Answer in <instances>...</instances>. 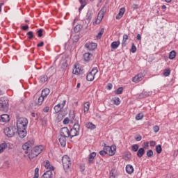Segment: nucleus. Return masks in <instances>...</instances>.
Returning <instances> with one entry per match:
<instances>
[{
	"mask_svg": "<svg viewBox=\"0 0 178 178\" xmlns=\"http://www.w3.org/2000/svg\"><path fill=\"white\" fill-rule=\"evenodd\" d=\"M26 144H28V145L31 148V147L34 145V140L31 139L29 140L28 142H26Z\"/></svg>",
	"mask_w": 178,
	"mask_h": 178,
	"instance_id": "obj_52",
	"label": "nucleus"
},
{
	"mask_svg": "<svg viewBox=\"0 0 178 178\" xmlns=\"http://www.w3.org/2000/svg\"><path fill=\"white\" fill-rule=\"evenodd\" d=\"M138 148H139L138 145L136 144V145H132L131 150L134 152H137L138 151Z\"/></svg>",
	"mask_w": 178,
	"mask_h": 178,
	"instance_id": "obj_49",
	"label": "nucleus"
},
{
	"mask_svg": "<svg viewBox=\"0 0 178 178\" xmlns=\"http://www.w3.org/2000/svg\"><path fill=\"white\" fill-rule=\"evenodd\" d=\"M38 172H40V169L38 168H36L35 169V174H34V177L33 178L40 177V174L38 173Z\"/></svg>",
	"mask_w": 178,
	"mask_h": 178,
	"instance_id": "obj_48",
	"label": "nucleus"
},
{
	"mask_svg": "<svg viewBox=\"0 0 178 178\" xmlns=\"http://www.w3.org/2000/svg\"><path fill=\"white\" fill-rule=\"evenodd\" d=\"M8 148V145L6 143H3L0 145V154H2Z\"/></svg>",
	"mask_w": 178,
	"mask_h": 178,
	"instance_id": "obj_30",
	"label": "nucleus"
},
{
	"mask_svg": "<svg viewBox=\"0 0 178 178\" xmlns=\"http://www.w3.org/2000/svg\"><path fill=\"white\" fill-rule=\"evenodd\" d=\"M144 154H145V150L144 149V147H140L138 149L136 155L138 158H142V156H144Z\"/></svg>",
	"mask_w": 178,
	"mask_h": 178,
	"instance_id": "obj_20",
	"label": "nucleus"
},
{
	"mask_svg": "<svg viewBox=\"0 0 178 178\" xmlns=\"http://www.w3.org/2000/svg\"><path fill=\"white\" fill-rule=\"evenodd\" d=\"M130 51L131 52H132V54H136V52H137V47H136L134 43H132Z\"/></svg>",
	"mask_w": 178,
	"mask_h": 178,
	"instance_id": "obj_47",
	"label": "nucleus"
},
{
	"mask_svg": "<svg viewBox=\"0 0 178 178\" xmlns=\"http://www.w3.org/2000/svg\"><path fill=\"white\" fill-rule=\"evenodd\" d=\"M148 147H149V143L148 142H145L144 143V146H143V148H148Z\"/></svg>",
	"mask_w": 178,
	"mask_h": 178,
	"instance_id": "obj_62",
	"label": "nucleus"
},
{
	"mask_svg": "<svg viewBox=\"0 0 178 178\" xmlns=\"http://www.w3.org/2000/svg\"><path fill=\"white\" fill-rule=\"evenodd\" d=\"M44 151V146L43 145H38L34 147L31 153L29 154V159H34V158H37L41 152Z\"/></svg>",
	"mask_w": 178,
	"mask_h": 178,
	"instance_id": "obj_1",
	"label": "nucleus"
},
{
	"mask_svg": "<svg viewBox=\"0 0 178 178\" xmlns=\"http://www.w3.org/2000/svg\"><path fill=\"white\" fill-rule=\"evenodd\" d=\"M42 29H39L38 30L37 33H38V36L40 38L41 37H42Z\"/></svg>",
	"mask_w": 178,
	"mask_h": 178,
	"instance_id": "obj_54",
	"label": "nucleus"
},
{
	"mask_svg": "<svg viewBox=\"0 0 178 178\" xmlns=\"http://www.w3.org/2000/svg\"><path fill=\"white\" fill-rule=\"evenodd\" d=\"M10 120V118L8 114H2L1 115V121L3 122V123H6V122H9Z\"/></svg>",
	"mask_w": 178,
	"mask_h": 178,
	"instance_id": "obj_19",
	"label": "nucleus"
},
{
	"mask_svg": "<svg viewBox=\"0 0 178 178\" xmlns=\"http://www.w3.org/2000/svg\"><path fill=\"white\" fill-rule=\"evenodd\" d=\"M26 35H28L29 40H33V38H34V33L33 31L27 32Z\"/></svg>",
	"mask_w": 178,
	"mask_h": 178,
	"instance_id": "obj_46",
	"label": "nucleus"
},
{
	"mask_svg": "<svg viewBox=\"0 0 178 178\" xmlns=\"http://www.w3.org/2000/svg\"><path fill=\"white\" fill-rule=\"evenodd\" d=\"M98 73V68H93L91 72L87 74L86 80L87 81H93L94 79H95V75Z\"/></svg>",
	"mask_w": 178,
	"mask_h": 178,
	"instance_id": "obj_7",
	"label": "nucleus"
},
{
	"mask_svg": "<svg viewBox=\"0 0 178 178\" xmlns=\"http://www.w3.org/2000/svg\"><path fill=\"white\" fill-rule=\"evenodd\" d=\"M126 12V8L124 7H122L120 9V11L118 14L116 15L115 19L117 20H120L122 17H123V15H124V13Z\"/></svg>",
	"mask_w": 178,
	"mask_h": 178,
	"instance_id": "obj_14",
	"label": "nucleus"
},
{
	"mask_svg": "<svg viewBox=\"0 0 178 178\" xmlns=\"http://www.w3.org/2000/svg\"><path fill=\"white\" fill-rule=\"evenodd\" d=\"M114 105H120V99L119 97L113 98Z\"/></svg>",
	"mask_w": 178,
	"mask_h": 178,
	"instance_id": "obj_39",
	"label": "nucleus"
},
{
	"mask_svg": "<svg viewBox=\"0 0 178 178\" xmlns=\"http://www.w3.org/2000/svg\"><path fill=\"white\" fill-rule=\"evenodd\" d=\"M60 136H63L69 138V137H70V131L69 129H67V127H63L60 129Z\"/></svg>",
	"mask_w": 178,
	"mask_h": 178,
	"instance_id": "obj_12",
	"label": "nucleus"
},
{
	"mask_svg": "<svg viewBox=\"0 0 178 178\" xmlns=\"http://www.w3.org/2000/svg\"><path fill=\"white\" fill-rule=\"evenodd\" d=\"M151 95V92L143 91L142 93L140 94V98H147V97H149Z\"/></svg>",
	"mask_w": 178,
	"mask_h": 178,
	"instance_id": "obj_31",
	"label": "nucleus"
},
{
	"mask_svg": "<svg viewBox=\"0 0 178 178\" xmlns=\"http://www.w3.org/2000/svg\"><path fill=\"white\" fill-rule=\"evenodd\" d=\"M43 112H45L46 113L49 112V106H46L43 108Z\"/></svg>",
	"mask_w": 178,
	"mask_h": 178,
	"instance_id": "obj_60",
	"label": "nucleus"
},
{
	"mask_svg": "<svg viewBox=\"0 0 178 178\" xmlns=\"http://www.w3.org/2000/svg\"><path fill=\"white\" fill-rule=\"evenodd\" d=\"M156 152H157L158 154H161L162 152V145H157L156 146Z\"/></svg>",
	"mask_w": 178,
	"mask_h": 178,
	"instance_id": "obj_43",
	"label": "nucleus"
},
{
	"mask_svg": "<svg viewBox=\"0 0 178 178\" xmlns=\"http://www.w3.org/2000/svg\"><path fill=\"white\" fill-rule=\"evenodd\" d=\"M112 87H113V86L112 85V83H108L107 85V90H112Z\"/></svg>",
	"mask_w": 178,
	"mask_h": 178,
	"instance_id": "obj_64",
	"label": "nucleus"
},
{
	"mask_svg": "<svg viewBox=\"0 0 178 178\" xmlns=\"http://www.w3.org/2000/svg\"><path fill=\"white\" fill-rule=\"evenodd\" d=\"M126 172L128 173V175H131L133 172H134V168H133V165L128 164L126 165Z\"/></svg>",
	"mask_w": 178,
	"mask_h": 178,
	"instance_id": "obj_22",
	"label": "nucleus"
},
{
	"mask_svg": "<svg viewBox=\"0 0 178 178\" xmlns=\"http://www.w3.org/2000/svg\"><path fill=\"white\" fill-rule=\"evenodd\" d=\"M123 92V88L120 87L117 90H115V94H117L118 95H120V94H122Z\"/></svg>",
	"mask_w": 178,
	"mask_h": 178,
	"instance_id": "obj_41",
	"label": "nucleus"
},
{
	"mask_svg": "<svg viewBox=\"0 0 178 178\" xmlns=\"http://www.w3.org/2000/svg\"><path fill=\"white\" fill-rule=\"evenodd\" d=\"M4 134L9 138L13 137L16 133V127H6L3 130Z\"/></svg>",
	"mask_w": 178,
	"mask_h": 178,
	"instance_id": "obj_6",
	"label": "nucleus"
},
{
	"mask_svg": "<svg viewBox=\"0 0 178 178\" xmlns=\"http://www.w3.org/2000/svg\"><path fill=\"white\" fill-rule=\"evenodd\" d=\"M153 130H154V133H158V131H159V127H158V126L154 127Z\"/></svg>",
	"mask_w": 178,
	"mask_h": 178,
	"instance_id": "obj_57",
	"label": "nucleus"
},
{
	"mask_svg": "<svg viewBox=\"0 0 178 178\" xmlns=\"http://www.w3.org/2000/svg\"><path fill=\"white\" fill-rule=\"evenodd\" d=\"M9 108V100L8 97H0V111L3 112H8Z\"/></svg>",
	"mask_w": 178,
	"mask_h": 178,
	"instance_id": "obj_2",
	"label": "nucleus"
},
{
	"mask_svg": "<svg viewBox=\"0 0 178 178\" xmlns=\"http://www.w3.org/2000/svg\"><path fill=\"white\" fill-rule=\"evenodd\" d=\"M127 40H129V35H127V34H124L122 42V47H126V41H127Z\"/></svg>",
	"mask_w": 178,
	"mask_h": 178,
	"instance_id": "obj_36",
	"label": "nucleus"
},
{
	"mask_svg": "<svg viewBox=\"0 0 178 178\" xmlns=\"http://www.w3.org/2000/svg\"><path fill=\"white\" fill-rule=\"evenodd\" d=\"M131 8L134 10H136V9H138V4H133Z\"/></svg>",
	"mask_w": 178,
	"mask_h": 178,
	"instance_id": "obj_61",
	"label": "nucleus"
},
{
	"mask_svg": "<svg viewBox=\"0 0 178 178\" xmlns=\"http://www.w3.org/2000/svg\"><path fill=\"white\" fill-rule=\"evenodd\" d=\"M65 105H66V100H64L62 102V103H59L57 105H56L54 108L55 113H59L63 108H65Z\"/></svg>",
	"mask_w": 178,
	"mask_h": 178,
	"instance_id": "obj_9",
	"label": "nucleus"
},
{
	"mask_svg": "<svg viewBox=\"0 0 178 178\" xmlns=\"http://www.w3.org/2000/svg\"><path fill=\"white\" fill-rule=\"evenodd\" d=\"M149 143H150V147H155V145H156V142L154 140H151Z\"/></svg>",
	"mask_w": 178,
	"mask_h": 178,
	"instance_id": "obj_59",
	"label": "nucleus"
},
{
	"mask_svg": "<svg viewBox=\"0 0 178 178\" xmlns=\"http://www.w3.org/2000/svg\"><path fill=\"white\" fill-rule=\"evenodd\" d=\"M30 147L29 146V143H25V144H24L22 145V149L24 150V151H29V149H30Z\"/></svg>",
	"mask_w": 178,
	"mask_h": 178,
	"instance_id": "obj_50",
	"label": "nucleus"
},
{
	"mask_svg": "<svg viewBox=\"0 0 178 178\" xmlns=\"http://www.w3.org/2000/svg\"><path fill=\"white\" fill-rule=\"evenodd\" d=\"M92 58V54L90 53H85L83 54V58L86 62H89V60Z\"/></svg>",
	"mask_w": 178,
	"mask_h": 178,
	"instance_id": "obj_26",
	"label": "nucleus"
},
{
	"mask_svg": "<svg viewBox=\"0 0 178 178\" xmlns=\"http://www.w3.org/2000/svg\"><path fill=\"white\" fill-rule=\"evenodd\" d=\"M116 175H115V169H112L110 172V178H115Z\"/></svg>",
	"mask_w": 178,
	"mask_h": 178,
	"instance_id": "obj_53",
	"label": "nucleus"
},
{
	"mask_svg": "<svg viewBox=\"0 0 178 178\" xmlns=\"http://www.w3.org/2000/svg\"><path fill=\"white\" fill-rule=\"evenodd\" d=\"M163 76L165 77H168V76H170V69L164 70Z\"/></svg>",
	"mask_w": 178,
	"mask_h": 178,
	"instance_id": "obj_44",
	"label": "nucleus"
},
{
	"mask_svg": "<svg viewBox=\"0 0 178 178\" xmlns=\"http://www.w3.org/2000/svg\"><path fill=\"white\" fill-rule=\"evenodd\" d=\"M62 163L64 170H67V169H70V166H72V161H70L69 156H63L62 158Z\"/></svg>",
	"mask_w": 178,
	"mask_h": 178,
	"instance_id": "obj_5",
	"label": "nucleus"
},
{
	"mask_svg": "<svg viewBox=\"0 0 178 178\" xmlns=\"http://www.w3.org/2000/svg\"><path fill=\"white\" fill-rule=\"evenodd\" d=\"M63 123V124H69V118H65Z\"/></svg>",
	"mask_w": 178,
	"mask_h": 178,
	"instance_id": "obj_63",
	"label": "nucleus"
},
{
	"mask_svg": "<svg viewBox=\"0 0 178 178\" xmlns=\"http://www.w3.org/2000/svg\"><path fill=\"white\" fill-rule=\"evenodd\" d=\"M66 138H67V137L60 135L59 143L61 147H66Z\"/></svg>",
	"mask_w": 178,
	"mask_h": 178,
	"instance_id": "obj_16",
	"label": "nucleus"
},
{
	"mask_svg": "<svg viewBox=\"0 0 178 178\" xmlns=\"http://www.w3.org/2000/svg\"><path fill=\"white\" fill-rule=\"evenodd\" d=\"M17 131L18 136L19 137H20V138H24V137L27 136V131L24 128L17 129Z\"/></svg>",
	"mask_w": 178,
	"mask_h": 178,
	"instance_id": "obj_13",
	"label": "nucleus"
},
{
	"mask_svg": "<svg viewBox=\"0 0 178 178\" xmlns=\"http://www.w3.org/2000/svg\"><path fill=\"white\" fill-rule=\"evenodd\" d=\"M49 92H50L49 88L43 89L42 90V93L40 96L42 97L43 98H47V97L49 95Z\"/></svg>",
	"mask_w": 178,
	"mask_h": 178,
	"instance_id": "obj_21",
	"label": "nucleus"
},
{
	"mask_svg": "<svg viewBox=\"0 0 178 178\" xmlns=\"http://www.w3.org/2000/svg\"><path fill=\"white\" fill-rule=\"evenodd\" d=\"M116 152V146H111V149L108 150V155L113 156Z\"/></svg>",
	"mask_w": 178,
	"mask_h": 178,
	"instance_id": "obj_27",
	"label": "nucleus"
},
{
	"mask_svg": "<svg viewBox=\"0 0 178 178\" xmlns=\"http://www.w3.org/2000/svg\"><path fill=\"white\" fill-rule=\"evenodd\" d=\"M73 74H76V75H81V77H83V74H84V70L83 68H81V67L79 66H76L74 69L72 71Z\"/></svg>",
	"mask_w": 178,
	"mask_h": 178,
	"instance_id": "obj_10",
	"label": "nucleus"
},
{
	"mask_svg": "<svg viewBox=\"0 0 178 178\" xmlns=\"http://www.w3.org/2000/svg\"><path fill=\"white\" fill-rule=\"evenodd\" d=\"M97 43H94V42H88L85 44V47L88 51H94V50H95L97 49Z\"/></svg>",
	"mask_w": 178,
	"mask_h": 178,
	"instance_id": "obj_11",
	"label": "nucleus"
},
{
	"mask_svg": "<svg viewBox=\"0 0 178 178\" xmlns=\"http://www.w3.org/2000/svg\"><path fill=\"white\" fill-rule=\"evenodd\" d=\"M39 81L40 83H45L46 81H48V76L46 75H42L39 77Z\"/></svg>",
	"mask_w": 178,
	"mask_h": 178,
	"instance_id": "obj_32",
	"label": "nucleus"
},
{
	"mask_svg": "<svg viewBox=\"0 0 178 178\" xmlns=\"http://www.w3.org/2000/svg\"><path fill=\"white\" fill-rule=\"evenodd\" d=\"M53 176H54V174L52 173V170H47L43 174L42 177H44V178H54Z\"/></svg>",
	"mask_w": 178,
	"mask_h": 178,
	"instance_id": "obj_18",
	"label": "nucleus"
},
{
	"mask_svg": "<svg viewBox=\"0 0 178 178\" xmlns=\"http://www.w3.org/2000/svg\"><path fill=\"white\" fill-rule=\"evenodd\" d=\"M106 151L105 150H101L100 152H99V154L101 155V156H105V155H106Z\"/></svg>",
	"mask_w": 178,
	"mask_h": 178,
	"instance_id": "obj_55",
	"label": "nucleus"
},
{
	"mask_svg": "<svg viewBox=\"0 0 178 178\" xmlns=\"http://www.w3.org/2000/svg\"><path fill=\"white\" fill-rule=\"evenodd\" d=\"M146 155L148 158H151L152 156H154V151L152 149H149L146 152Z\"/></svg>",
	"mask_w": 178,
	"mask_h": 178,
	"instance_id": "obj_42",
	"label": "nucleus"
},
{
	"mask_svg": "<svg viewBox=\"0 0 178 178\" xmlns=\"http://www.w3.org/2000/svg\"><path fill=\"white\" fill-rule=\"evenodd\" d=\"M86 127L87 129H90V130H94V129H95V124H92V122H88L86 124Z\"/></svg>",
	"mask_w": 178,
	"mask_h": 178,
	"instance_id": "obj_34",
	"label": "nucleus"
},
{
	"mask_svg": "<svg viewBox=\"0 0 178 178\" xmlns=\"http://www.w3.org/2000/svg\"><path fill=\"white\" fill-rule=\"evenodd\" d=\"M43 166H44V168H46V169H48L49 170H54L55 169L54 166L51 165V163L48 160L43 163Z\"/></svg>",
	"mask_w": 178,
	"mask_h": 178,
	"instance_id": "obj_17",
	"label": "nucleus"
},
{
	"mask_svg": "<svg viewBox=\"0 0 178 178\" xmlns=\"http://www.w3.org/2000/svg\"><path fill=\"white\" fill-rule=\"evenodd\" d=\"M105 8H102V10L99 12L97 15V18L96 19L95 22L93 23V24H99L101 22H102V19H104V15L106 12Z\"/></svg>",
	"mask_w": 178,
	"mask_h": 178,
	"instance_id": "obj_8",
	"label": "nucleus"
},
{
	"mask_svg": "<svg viewBox=\"0 0 178 178\" xmlns=\"http://www.w3.org/2000/svg\"><path fill=\"white\" fill-rule=\"evenodd\" d=\"M22 30H23L24 31H27V30H29V25L23 26L22 27Z\"/></svg>",
	"mask_w": 178,
	"mask_h": 178,
	"instance_id": "obj_56",
	"label": "nucleus"
},
{
	"mask_svg": "<svg viewBox=\"0 0 178 178\" xmlns=\"http://www.w3.org/2000/svg\"><path fill=\"white\" fill-rule=\"evenodd\" d=\"M80 40V36L79 35H75L72 38V42L73 44H76L79 42V40Z\"/></svg>",
	"mask_w": 178,
	"mask_h": 178,
	"instance_id": "obj_38",
	"label": "nucleus"
},
{
	"mask_svg": "<svg viewBox=\"0 0 178 178\" xmlns=\"http://www.w3.org/2000/svg\"><path fill=\"white\" fill-rule=\"evenodd\" d=\"M29 120L26 118H19L17 120V129H27Z\"/></svg>",
	"mask_w": 178,
	"mask_h": 178,
	"instance_id": "obj_4",
	"label": "nucleus"
},
{
	"mask_svg": "<svg viewBox=\"0 0 178 178\" xmlns=\"http://www.w3.org/2000/svg\"><path fill=\"white\" fill-rule=\"evenodd\" d=\"M143 118H144V115H143V113H138L136 116V120H141V119H143Z\"/></svg>",
	"mask_w": 178,
	"mask_h": 178,
	"instance_id": "obj_51",
	"label": "nucleus"
},
{
	"mask_svg": "<svg viewBox=\"0 0 178 178\" xmlns=\"http://www.w3.org/2000/svg\"><path fill=\"white\" fill-rule=\"evenodd\" d=\"M83 108H83L84 113H88V111H90V102H86L84 104Z\"/></svg>",
	"mask_w": 178,
	"mask_h": 178,
	"instance_id": "obj_29",
	"label": "nucleus"
},
{
	"mask_svg": "<svg viewBox=\"0 0 178 178\" xmlns=\"http://www.w3.org/2000/svg\"><path fill=\"white\" fill-rule=\"evenodd\" d=\"M79 3L81 4V6L79 8V11L81 12L83 9H84L86 5H87V1L86 0H79Z\"/></svg>",
	"mask_w": 178,
	"mask_h": 178,
	"instance_id": "obj_24",
	"label": "nucleus"
},
{
	"mask_svg": "<svg viewBox=\"0 0 178 178\" xmlns=\"http://www.w3.org/2000/svg\"><path fill=\"white\" fill-rule=\"evenodd\" d=\"M120 45V41H114L111 43V47L113 49H118Z\"/></svg>",
	"mask_w": 178,
	"mask_h": 178,
	"instance_id": "obj_25",
	"label": "nucleus"
},
{
	"mask_svg": "<svg viewBox=\"0 0 178 178\" xmlns=\"http://www.w3.org/2000/svg\"><path fill=\"white\" fill-rule=\"evenodd\" d=\"M79 134H80V124L76 122L70 131V137L73 138V137H77Z\"/></svg>",
	"mask_w": 178,
	"mask_h": 178,
	"instance_id": "obj_3",
	"label": "nucleus"
},
{
	"mask_svg": "<svg viewBox=\"0 0 178 178\" xmlns=\"http://www.w3.org/2000/svg\"><path fill=\"white\" fill-rule=\"evenodd\" d=\"M143 79H144V76H143V74H138L132 79V81L134 83H140V81H141Z\"/></svg>",
	"mask_w": 178,
	"mask_h": 178,
	"instance_id": "obj_15",
	"label": "nucleus"
},
{
	"mask_svg": "<svg viewBox=\"0 0 178 178\" xmlns=\"http://www.w3.org/2000/svg\"><path fill=\"white\" fill-rule=\"evenodd\" d=\"M103 145L104 147V150L105 151L106 154H107L108 155L109 154V149H111V147L110 146H106V144L104 143Z\"/></svg>",
	"mask_w": 178,
	"mask_h": 178,
	"instance_id": "obj_45",
	"label": "nucleus"
},
{
	"mask_svg": "<svg viewBox=\"0 0 178 178\" xmlns=\"http://www.w3.org/2000/svg\"><path fill=\"white\" fill-rule=\"evenodd\" d=\"M81 29H83V26H81V24L76 25L74 28V33H79Z\"/></svg>",
	"mask_w": 178,
	"mask_h": 178,
	"instance_id": "obj_37",
	"label": "nucleus"
},
{
	"mask_svg": "<svg viewBox=\"0 0 178 178\" xmlns=\"http://www.w3.org/2000/svg\"><path fill=\"white\" fill-rule=\"evenodd\" d=\"M95 156H97V153H95V152L89 154V159H88L89 163H92V161H94Z\"/></svg>",
	"mask_w": 178,
	"mask_h": 178,
	"instance_id": "obj_28",
	"label": "nucleus"
},
{
	"mask_svg": "<svg viewBox=\"0 0 178 178\" xmlns=\"http://www.w3.org/2000/svg\"><path fill=\"white\" fill-rule=\"evenodd\" d=\"M45 98L43 97L42 96H40L38 98V100L35 102L36 105H42V102H44V99Z\"/></svg>",
	"mask_w": 178,
	"mask_h": 178,
	"instance_id": "obj_33",
	"label": "nucleus"
},
{
	"mask_svg": "<svg viewBox=\"0 0 178 178\" xmlns=\"http://www.w3.org/2000/svg\"><path fill=\"white\" fill-rule=\"evenodd\" d=\"M92 19V11H88L86 16V23H90Z\"/></svg>",
	"mask_w": 178,
	"mask_h": 178,
	"instance_id": "obj_23",
	"label": "nucleus"
},
{
	"mask_svg": "<svg viewBox=\"0 0 178 178\" xmlns=\"http://www.w3.org/2000/svg\"><path fill=\"white\" fill-rule=\"evenodd\" d=\"M169 59H175L176 58V51L175 50L171 51L168 56Z\"/></svg>",
	"mask_w": 178,
	"mask_h": 178,
	"instance_id": "obj_35",
	"label": "nucleus"
},
{
	"mask_svg": "<svg viewBox=\"0 0 178 178\" xmlns=\"http://www.w3.org/2000/svg\"><path fill=\"white\" fill-rule=\"evenodd\" d=\"M104 29L102 28L100 31L98 33V34L96 35V38L97 40H100L101 37H102V35L104 34Z\"/></svg>",
	"mask_w": 178,
	"mask_h": 178,
	"instance_id": "obj_40",
	"label": "nucleus"
},
{
	"mask_svg": "<svg viewBox=\"0 0 178 178\" xmlns=\"http://www.w3.org/2000/svg\"><path fill=\"white\" fill-rule=\"evenodd\" d=\"M136 141H141L143 137L140 135H138L137 137L135 138Z\"/></svg>",
	"mask_w": 178,
	"mask_h": 178,
	"instance_id": "obj_58",
	"label": "nucleus"
}]
</instances>
